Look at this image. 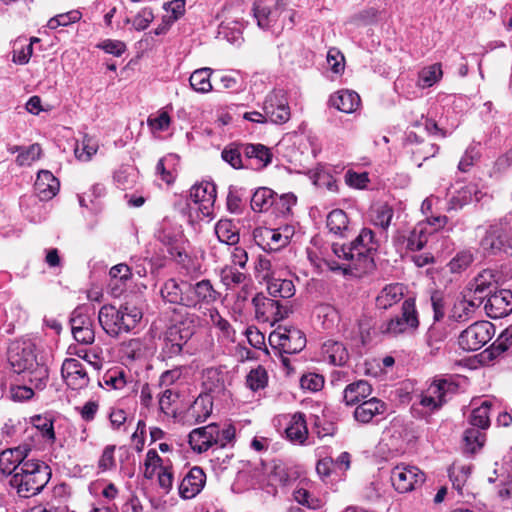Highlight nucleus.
Instances as JSON below:
<instances>
[{
	"label": "nucleus",
	"instance_id": "nucleus-1",
	"mask_svg": "<svg viewBox=\"0 0 512 512\" xmlns=\"http://www.w3.org/2000/svg\"><path fill=\"white\" fill-rule=\"evenodd\" d=\"M14 473L9 484L17 494L23 498H29L39 494L48 484L52 472L50 467L43 461L29 459Z\"/></svg>",
	"mask_w": 512,
	"mask_h": 512
},
{
	"label": "nucleus",
	"instance_id": "nucleus-2",
	"mask_svg": "<svg viewBox=\"0 0 512 512\" xmlns=\"http://www.w3.org/2000/svg\"><path fill=\"white\" fill-rule=\"evenodd\" d=\"M142 311L130 303L117 308L114 305H103L98 312V321L102 329L111 337H118L134 329L142 319Z\"/></svg>",
	"mask_w": 512,
	"mask_h": 512
},
{
	"label": "nucleus",
	"instance_id": "nucleus-3",
	"mask_svg": "<svg viewBox=\"0 0 512 512\" xmlns=\"http://www.w3.org/2000/svg\"><path fill=\"white\" fill-rule=\"evenodd\" d=\"M494 333L492 323L476 321L460 333L458 344L465 351H477L492 339Z\"/></svg>",
	"mask_w": 512,
	"mask_h": 512
},
{
	"label": "nucleus",
	"instance_id": "nucleus-4",
	"mask_svg": "<svg viewBox=\"0 0 512 512\" xmlns=\"http://www.w3.org/2000/svg\"><path fill=\"white\" fill-rule=\"evenodd\" d=\"M269 343L285 354H296L306 346V337L297 328L279 326L269 335Z\"/></svg>",
	"mask_w": 512,
	"mask_h": 512
},
{
	"label": "nucleus",
	"instance_id": "nucleus-5",
	"mask_svg": "<svg viewBox=\"0 0 512 512\" xmlns=\"http://www.w3.org/2000/svg\"><path fill=\"white\" fill-rule=\"evenodd\" d=\"M419 325L415 302L408 298L402 304L401 316L391 318L380 326V331L385 334L397 336L405 333L408 329H416Z\"/></svg>",
	"mask_w": 512,
	"mask_h": 512
},
{
	"label": "nucleus",
	"instance_id": "nucleus-6",
	"mask_svg": "<svg viewBox=\"0 0 512 512\" xmlns=\"http://www.w3.org/2000/svg\"><path fill=\"white\" fill-rule=\"evenodd\" d=\"M252 303L255 308L256 317L266 322H278L288 317L291 312L287 302L283 303L278 299L269 298L263 294H257Z\"/></svg>",
	"mask_w": 512,
	"mask_h": 512
},
{
	"label": "nucleus",
	"instance_id": "nucleus-7",
	"mask_svg": "<svg viewBox=\"0 0 512 512\" xmlns=\"http://www.w3.org/2000/svg\"><path fill=\"white\" fill-rule=\"evenodd\" d=\"M480 247L488 255L508 252L512 249V229L502 225L490 226L480 241Z\"/></svg>",
	"mask_w": 512,
	"mask_h": 512
},
{
	"label": "nucleus",
	"instance_id": "nucleus-8",
	"mask_svg": "<svg viewBox=\"0 0 512 512\" xmlns=\"http://www.w3.org/2000/svg\"><path fill=\"white\" fill-rule=\"evenodd\" d=\"M71 331L74 339L83 345H90L95 340L93 321L85 305L77 306L70 316Z\"/></svg>",
	"mask_w": 512,
	"mask_h": 512
},
{
	"label": "nucleus",
	"instance_id": "nucleus-9",
	"mask_svg": "<svg viewBox=\"0 0 512 512\" xmlns=\"http://www.w3.org/2000/svg\"><path fill=\"white\" fill-rule=\"evenodd\" d=\"M391 483L399 493H407L421 485L425 475L416 466L400 464L391 471Z\"/></svg>",
	"mask_w": 512,
	"mask_h": 512
},
{
	"label": "nucleus",
	"instance_id": "nucleus-10",
	"mask_svg": "<svg viewBox=\"0 0 512 512\" xmlns=\"http://www.w3.org/2000/svg\"><path fill=\"white\" fill-rule=\"evenodd\" d=\"M457 385L447 379L436 380L420 396V405L434 411L442 407L447 396L455 393Z\"/></svg>",
	"mask_w": 512,
	"mask_h": 512
},
{
	"label": "nucleus",
	"instance_id": "nucleus-11",
	"mask_svg": "<svg viewBox=\"0 0 512 512\" xmlns=\"http://www.w3.org/2000/svg\"><path fill=\"white\" fill-rule=\"evenodd\" d=\"M263 111L274 124L286 123L291 116L287 98L282 90L272 91L266 96Z\"/></svg>",
	"mask_w": 512,
	"mask_h": 512
},
{
	"label": "nucleus",
	"instance_id": "nucleus-12",
	"mask_svg": "<svg viewBox=\"0 0 512 512\" xmlns=\"http://www.w3.org/2000/svg\"><path fill=\"white\" fill-rule=\"evenodd\" d=\"M202 385L203 393H209L212 398H225L230 395L228 390V385H230L229 373L220 368H207L203 372Z\"/></svg>",
	"mask_w": 512,
	"mask_h": 512
},
{
	"label": "nucleus",
	"instance_id": "nucleus-13",
	"mask_svg": "<svg viewBox=\"0 0 512 512\" xmlns=\"http://www.w3.org/2000/svg\"><path fill=\"white\" fill-rule=\"evenodd\" d=\"M190 336L191 333L188 330H181L177 326L168 328L165 332L161 348L162 359L167 360L180 356Z\"/></svg>",
	"mask_w": 512,
	"mask_h": 512
},
{
	"label": "nucleus",
	"instance_id": "nucleus-14",
	"mask_svg": "<svg viewBox=\"0 0 512 512\" xmlns=\"http://www.w3.org/2000/svg\"><path fill=\"white\" fill-rule=\"evenodd\" d=\"M496 284L497 272L492 269H485L473 279L465 293L468 297H472L482 304L486 297L496 289Z\"/></svg>",
	"mask_w": 512,
	"mask_h": 512
},
{
	"label": "nucleus",
	"instance_id": "nucleus-15",
	"mask_svg": "<svg viewBox=\"0 0 512 512\" xmlns=\"http://www.w3.org/2000/svg\"><path fill=\"white\" fill-rule=\"evenodd\" d=\"M490 318L499 319L512 312V292L507 289L494 291L488 297L484 305Z\"/></svg>",
	"mask_w": 512,
	"mask_h": 512
},
{
	"label": "nucleus",
	"instance_id": "nucleus-16",
	"mask_svg": "<svg viewBox=\"0 0 512 512\" xmlns=\"http://www.w3.org/2000/svg\"><path fill=\"white\" fill-rule=\"evenodd\" d=\"M189 281L168 279L161 287L160 294L166 303L189 308Z\"/></svg>",
	"mask_w": 512,
	"mask_h": 512
},
{
	"label": "nucleus",
	"instance_id": "nucleus-17",
	"mask_svg": "<svg viewBox=\"0 0 512 512\" xmlns=\"http://www.w3.org/2000/svg\"><path fill=\"white\" fill-rule=\"evenodd\" d=\"M61 374L66 384L74 390L85 388L89 384L87 371L77 359H65L61 367Z\"/></svg>",
	"mask_w": 512,
	"mask_h": 512
},
{
	"label": "nucleus",
	"instance_id": "nucleus-18",
	"mask_svg": "<svg viewBox=\"0 0 512 512\" xmlns=\"http://www.w3.org/2000/svg\"><path fill=\"white\" fill-rule=\"evenodd\" d=\"M8 360L12 369L17 374H23L32 366H35L36 355L30 345L14 344L8 352Z\"/></svg>",
	"mask_w": 512,
	"mask_h": 512
},
{
	"label": "nucleus",
	"instance_id": "nucleus-19",
	"mask_svg": "<svg viewBox=\"0 0 512 512\" xmlns=\"http://www.w3.org/2000/svg\"><path fill=\"white\" fill-rule=\"evenodd\" d=\"M189 196L195 204L199 205V210L204 216L212 213L216 201V187L213 183L203 182L192 186Z\"/></svg>",
	"mask_w": 512,
	"mask_h": 512
},
{
	"label": "nucleus",
	"instance_id": "nucleus-20",
	"mask_svg": "<svg viewBox=\"0 0 512 512\" xmlns=\"http://www.w3.org/2000/svg\"><path fill=\"white\" fill-rule=\"evenodd\" d=\"M206 483V474L199 466L192 467L179 484V494L183 499L197 496Z\"/></svg>",
	"mask_w": 512,
	"mask_h": 512
},
{
	"label": "nucleus",
	"instance_id": "nucleus-21",
	"mask_svg": "<svg viewBox=\"0 0 512 512\" xmlns=\"http://www.w3.org/2000/svg\"><path fill=\"white\" fill-rule=\"evenodd\" d=\"M30 448L28 446H18L15 448L6 449L0 454V471L6 475H13L17 473L19 467L27 459Z\"/></svg>",
	"mask_w": 512,
	"mask_h": 512
},
{
	"label": "nucleus",
	"instance_id": "nucleus-22",
	"mask_svg": "<svg viewBox=\"0 0 512 512\" xmlns=\"http://www.w3.org/2000/svg\"><path fill=\"white\" fill-rule=\"evenodd\" d=\"M428 241V232L424 224L416 225L409 232H397L394 237L396 245H401L407 250L418 251L421 250Z\"/></svg>",
	"mask_w": 512,
	"mask_h": 512
},
{
	"label": "nucleus",
	"instance_id": "nucleus-23",
	"mask_svg": "<svg viewBox=\"0 0 512 512\" xmlns=\"http://www.w3.org/2000/svg\"><path fill=\"white\" fill-rule=\"evenodd\" d=\"M213 437H217L215 423L192 430L189 434V444L193 451L203 453L214 445Z\"/></svg>",
	"mask_w": 512,
	"mask_h": 512
},
{
	"label": "nucleus",
	"instance_id": "nucleus-24",
	"mask_svg": "<svg viewBox=\"0 0 512 512\" xmlns=\"http://www.w3.org/2000/svg\"><path fill=\"white\" fill-rule=\"evenodd\" d=\"M387 405L382 400L372 397L359 403L353 413L354 419L362 424L370 423L376 416L383 415Z\"/></svg>",
	"mask_w": 512,
	"mask_h": 512
},
{
	"label": "nucleus",
	"instance_id": "nucleus-25",
	"mask_svg": "<svg viewBox=\"0 0 512 512\" xmlns=\"http://www.w3.org/2000/svg\"><path fill=\"white\" fill-rule=\"evenodd\" d=\"M483 195L476 184L469 183L455 191L448 201L447 209L457 211L473 200L479 202Z\"/></svg>",
	"mask_w": 512,
	"mask_h": 512
},
{
	"label": "nucleus",
	"instance_id": "nucleus-26",
	"mask_svg": "<svg viewBox=\"0 0 512 512\" xmlns=\"http://www.w3.org/2000/svg\"><path fill=\"white\" fill-rule=\"evenodd\" d=\"M357 262L366 258L369 253L378 249V242L374 232L369 228H363L359 235L350 243Z\"/></svg>",
	"mask_w": 512,
	"mask_h": 512
},
{
	"label": "nucleus",
	"instance_id": "nucleus-27",
	"mask_svg": "<svg viewBox=\"0 0 512 512\" xmlns=\"http://www.w3.org/2000/svg\"><path fill=\"white\" fill-rule=\"evenodd\" d=\"M277 228L257 227L253 230L255 243L264 251L274 252L284 248Z\"/></svg>",
	"mask_w": 512,
	"mask_h": 512
},
{
	"label": "nucleus",
	"instance_id": "nucleus-28",
	"mask_svg": "<svg viewBox=\"0 0 512 512\" xmlns=\"http://www.w3.org/2000/svg\"><path fill=\"white\" fill-rule=\"evenodd\" d=\"M35 191L41 200L52 199L59 191V180L48 170H41L37 174L34 184Z\"/></svg>",
	"mask_w": 512,
	"mask_h": 512
},
{
	"label": "nucleus",
	"instance_id": "nucleus-29",
	"mask_svg": "<svg viewBox=\"0 0 512 512\" xmlns=\"http://www.w3.org/2000/svg\"><path fill=\"white\" fill-rule=\"evenodd\" d=\"M480 306L479 301L468 297L467 294L464 293L463 298L454 303L449 318L458 323L466 322L474 317L476 310Z\"/></svg>",
	"mask_w": 512,
	"mask_h": 512
},
{
	"label": "nucleus",
	"instance_id": "nucleus-30",
	"mask_svg": "<svg viewBox=\"0 0 512 512\" xmlns=\"http://www.w3.org/2000/svg\"><path fill=\"white\" fill-rule=\"evenodd\" d=\"M279 3L273 10L268 0H257L253 4L252 12L257 25L261 29H268L275 22L276 17L279 16Z\"/></svg>",
	"mask_w": 512,
	"mask_h": 512
},
{
	"label": "nucleus",
	"instance_id": "nucleus-31",
	"mask_svg": "<svg viewBox=\"0 0 512 512\" xmlns=\"http://www.w3.org/2000/svg\"><path fill=\"white\" fill-rule=\"evenodd\" d=\"M321 354L323 361L334 366H343L349 358L348 351L344 344L334 340H328L323 343Z\"/></svg>",
	"mask_w": 512,
	"mask_h": 512
},
{
	"label": "nucleus",
	"instance_id": "nucleus-32",
	"mask_svg": "<svg viewBox=\"0 0 512 512\" xmlns=\"http://www.w3.org/2000/svg\"><path fill=\"white\" fill-rule=\"evenodd\" d=\"M405 287L400 283L386 285L376 297L375 303L378 309L387 310L400 302L404 297Z\"/></svg>",
	"mask_w": 512,
	"mask_h": 512
},
{
	"label": "nucleus",
	"instance_id": "nucleus-33",
	"mask_svg": "<svg viewBox=\"0 0 512 512\" xmlns=\"http://www.w3.org/2000/svg\"><path fill=\"white\" fill-rule=\"evenodd\" d=\"M360 103V96L352 90H340L330 97L331 106L344 113L355 112Z\"/></svg>",
	"mask_w": 512,
	"mask_h": 512
},
{
	"label": "nucleus",
	"instance_id": "nucleus-34",
	"mask_svg": "<svg viewBox=\"0 0 512 512\" xmlns=\"http://www.w3.org/2000/svg\"><path fill=\"white\" fill-rule=\"evenodd\" d=\"M213 399L209 393H201L189 407L188 417L198 423L204 422L212 412Z\"/></svg>",
	"mask_w": 512,
	"mask_h": 512
},
{
	"label": "nucleus",
	"instance_id": "nucleus-35",
	"mask_svg": "<svg viewBox=\"0 0 512 512\" xmlns=\"http://www.w3.org/2000/svg\"><path fill=\"white\" fill-rule=\"evenodd\" d=\"M286 437L293 443L303 444L308 437V428L305 415L297 412L291 416L290 422L285 429Z\"/></svg>",
	"mask_w": 512,
	"mask_h": 512
},
{
	"label": "nucleus",
	"instance_id": "nucleus-36",
	"mask_svg": "<svg viewBox=\"0 0 512 512\" xmlns=\"http://www.w3.org/2000/svg\"><path fill=\"white\" fill-rule=\"evenodd\" d=\"M372 387L366 380H358L347 385L343 391V400L346 405H356L370 396Z\"/></svg>",
	"mask_w": 512,
	"mask_h": 512
},
{
	"label": "nucleus",
	"instance_id": "nucleus-37",
	"mask_svg": "<svg viewBox=\"0 0 512 512\" xmlns=\"http://www.w3.org/2000/svg\"><path fill=\"white\" fill-rule=\"evenodd\" d=\"M277 194L267 187L258 188L251 197V208L255 212H267L275 203Z\"/></svg>",
	"mask_w": 512,
	"mask_h": 512
},
{
	"label": "nucleus",
	"instance_id": "nucleus-38",
	"mask_svg": "<svg viewBox=\"0 0 512 512\" xmlns=\"http://www.w3.org/2000/svg\"><path fill=\"white\" fill-rule=\"evenodd\" d=\"M394 216L393 208L387 203H377L371 208L370 218L373 225L387 231Z\"/></svg>",
	"mask_w": 512,
	"mask_h": 512
},
{
	"label": "nucleus",
	"instance_id": "nucleus-39",
	"mask_svg": "<svg viewBox=\"0 0 512 512\" xmlns=\"http://www.w3.org/2000/svg\"><path fill=\"white\" fill-rule=\"evenodd\" d=\"M268 294L276 299H289L295 294V287L291 280L274 277L267 283Z\"/></svg>",
	"mask_w": 512,
	"mask_h": 512
},
{
	"label": "nucleus",
	"instance_id": "nucleus-40",
	"mask_svg": "<svg viewBox=\"0 0 512 512\" xmlns=\"http://www.w3.org/2000/svg\"><path fill=\"white\" fill-rule=\"evenodd\" d=\"M48 378V368L38 362H36L35 366H32L31 369L23 373V379L37 390H43L46 387Z\"/></svg>",
	"mask_w": 512,
	"mask_h": 512
},
{
	"label": "nucleus",
	"instance_id": "nucleus-41",
	"mask_svg": "<svg viewBox=\"0 0 512 512\" xmlns=\"http://www.w3.org/2000/svg\"><path fill=\"white\" fill-rule=\"evenodd\" d=\"M218 240L227 245H235L239 241V233L231 220L222 219L215 225Z\"/></svg>",
	"mask_w": 512,
	"mask_h": 512
},
{
	"label": "nucleus",
	"instance_id": "nucleus-42",
	"mask_svg": "<svg viewBox=\"0 0 512 512\" xmlns=\"http://www.w3.org/2000/svg\"><path fill=\"white\" fill-rule=\"evenodd\" d=\"M243 154L248 159H255L258 168L266 167L272 160L270 149L262 144H245Z\"/></svg>",
	"mask_w": 512,
	"mask_h": 512
},
{
	"label": "nucleus",
	"instance_id": "nucleus-43",
	"mask_svg": "<svg viewBox=\"0 0 512 512\" xmlns=\"http://www.w3.org/2000/svg\"><path fill=\"white\" fill-rule=\"evenodd\" d=\"M446 337V327L443 324L434 321V323L429 327L425 335V342L427 346L430 348V352L432 354L440 350L441 344L444 342Z\"/></svg>",
	"mask_w": 512,
	"mask_h": 512
},
{
	"label": "nucleus",
	"instance_id": "nucleus-44",
	"mask_svg": "<svg viewBox=\"0 0 512 512\" xmlns=\"http://www.w3.org/2000/svg\"><path fill=\"white\" fill-rule=\"evenodd\" d=\"M492 403L488 400H485L481 403L479 407H476L472 410L469 416V423L472 428H477L481 430H486L490 426V408Z\"/></svg>",
	"mask_w": 512,
	"mask_h": 512
},
{
	"label": "nucleus",
	"instance_id": "nucleus-45",
	"mask_svg": "<svg viewBox=\"0 0 512 512\" xmlns=\"http://www.w3.org/2000/svg\"><path fill=\"white\" fill-rule=\"evenodd\" d=\"M463 441L464 452L474 454L483 447L486 441V434L484 430L470 427L465 430Z\"/></svg>",
	"mask_w": 512,
	"mask_h": 512
},
{
	"label": "nucleus",
	"instance_id": "nucleus-46",
	"mask_svg": "<svg viewBox=\"0 0 512 512\" xmlns=\"http://www.w3.org/2000/svg\"><path fill=\"white\" fill-rule=\"evenodd\" d=\"M212 72L211 68L195 70L189 78L191 88L198 93L210 92L213 88L210 81Z\"/></svg>",
	"mask_w": 512,
	"mask_h": 512
},
{
	"label": "nucleus",
	"instance_id": "nucleus-47",
	"mask_svg": "<svg viewBox=\"0 0 512 512\" xmlns=\"http://www.w3.org/2000/svg\"><path fill=\"white\" fill-rule=\"evenodd\" d=\"M348 224V216L341 209H334L327 216V228L335 235L345 236V232L348 230Z\"/></svg>",
	"mask_w": 512,
	"mask_h": 512
},
{
	"label": "nucleus",
	"instance_id": "nucleus-48",
	"mask_svg": "<svg viewBox=\"0 0 512 512\" xmlns=\"http://www.w3.org/2000/svg\"><path fill=\"white\" fill-rule=\"evenodd\" d=\"M98 147V142L95 138L84 135L81 142L76 144L74 153L79 160L89 161L96 154Z\"/></svg>",
	"mask_w": 512,
	"mask_h": 512
},
{
	"label": "nucleus",
	"instance_id": "nucleus-49",
	"mask_svg": "<svg viewBox=\"0 0 512 512\" xmlns=\"http://www.w3.org/2000/svg\"><path fill=\"white\" fill-rule=\"evenodd\" d=\"M474 253L471 249L459 251L448 263L451 273H461L465 271L474 261Z\"/></svg>",
	"mask_w": 512,
	"mask_h": 512
},
{
	"label": "nucleus",
	"instance_id": "nucleus-50",
	"mask_svg": "<svg viewBox=\"0 0 512 512\" xmlns=\"http://www.w3.org/2000/svg\"><path fill=\"white\" fill-rule=\"evenodd\" d=\"M442 77L441 65L436 63L431 66L423 68L418 77L417 85L421 88H428L433 86Z\"/></svg>",
	"mask_w": 512,
	"mask_h": 512
},
{
	"label": "nucleus",
	"instance_id": "nucleus-51",
	"mask_svg": "<svg viewBox=\"0 0 512 512\" xmlns=\"http://www.w3.org/2000/svg\"><path fill=\"white\" fill-rule=\"evenodd\" d=\"M245 144L230 143L222 151V159L235 169L243 168L242 153Z\"/></svg>",
	"mask_w": 512,
	"mask_h": 512
},
{
	"label": "nucleus",
	"instance_id": "nucleus-52",
	"mask_svg": "<svg viewBox=\"0 0 512 512\" xmlns=\"http://www.w3.org/2000/svg\"><path fill=\"white\" fill-rule=\"evenodd\" d=\"M99 385L120 390L126 385L125 372L119 368L110 369L103 375Z\"/></svg>",
	"mask_w": 512,
	"mask_h": 512
},
{
	"label": "nucleus",
	"instance_id": "nucleus-53",
	"mask_svg": "<svg viewBox=\"0 0 512 512\" xmlns=\"http://www.w3.org/2000/svg\"><path fill=\"white\" fill-rule=\"evenodd\" d=\"M197 290L200 307L202 304L209 305L211 303H214L220 297V293L216 289H214L212 283L208 279L198 281Z\"/></svg>",
	"mask_w": 512,
	"mask_h": 512
},
{
	"label": "nucleus",
	"instance_id": "nucleus-54",
	"mask_svg": "<svg viewBox=\"0 0 512 512\" xmlns=\"http://www.w3.org/2000/svg\"><path fill=\"white\" fill-rule=\"evenodd\" d=\"M268 383V375L262 366L252 369L246 376V385L249 389L256 392L264 389Z\"/></svg>",
	"mask_w": 512,
	"mask_h": 512
},
{
	"label": "nucleus",
	"instance_id": "nucleus-55",
	"mask_svg": "<svg viewBox=\"0 0 512 512\" xmlns=\"http://www.w3.org/2000/svg\"><path fill=\"white\" fill-rule=\"evenodd\" d=\"M255 276L258 280L268 282L275 277V269L269 258L259 255L254 266Z\"/></svg>",
	"mask_w": 512,
	"mask_h": 512
},
{
	"label": "nucleus",
	"instance_id": "nucleus-56",
	"mask_svg": "<svg viewBox=\"0 0 512 512\" xmlns=\"http://www.w3.org/2000/svg\"><path fill=\"white\" fill-rule=\"evenodd\" d=\"M316 314L322 319L324 329H332L339 321L338 311L331 305L321 304L316 308Z\"/></svg>",
	"mask_w": 512,
	"mask_h": 512
},
{
	"label": "nucleus",
	"instance_id": "nucleus-57",
	"mask_svg": "<svg viewBox=\"0 0 512 512\" xmlns=\"http://www.w3.org/2000/svg\"><path fill=\"white\" fill-rule=\"evenodd\" d=\"M33 426L41 432L43 438L53 442L55 440V432L53 422L50 418L36 415L31 418Z\"/></svg>",
	"mask_w": 512,
	"mask_h": 512
},
{
	"label": "nucleus",
	"instance_id": "nucleus-58",
	"mask_svg": "<svg viewBox=\"0 0 512 512\" xmlns=\"http://www.w3.org/2000/svg\"><path fill=\"white\" fill-rule=\"evenodd\" d=\"M510 348H512V328L509 326L491 345V355L497 357Z\"/></svg>",
	"mask_w": 512,
	"mask_h": 512
},
{
	"label": "nucleus",
	"instance_id": "nucleus-59",
	"mask_svg": "<svg viewBox=\"0 0 512 512\" xmlns=\"http://www.w3.org/2000/svg\"><path fill=\"white\" fill-rule=\"evenodd\" d=\"M221 281L227 287L231 288L242 284L246 280V275L234 267L227 266L221 270Z\"/></svg>",
	"mask_w": 512,
	"mask_h": 512
},
{
	"label": "nucleus",
	"instance_id": "nucleus-60",
	"mask_svg": "<svg viewBox=\"0 0 512 512\" xmlns=\"http://www.w3.org/2000/svg\"><path fill=\"white\" fill-rule=\"evenodd\" d=\"M293 498L298 504L309 509L316 510L322 507L321 500L312 496L309 491L303 488L296 489L293 492Z\"/></svg>",
	"mask_w": 512,
	"mask_h": 512
},
{
	"label": "nucleus",
	"instance_id": "nucleus-61",
	"mask_svg": "<svg viewBox=\"0 0 512 512\" xmlns=\"http://www.w3.org/2000/svg\"><path fill=\"white\" fill-rule=\"evenodd\" d=\"M81 18V13L77 10H72L67 13L58 14L55 17L51 18L47 26L50 29H56L60 26H68L72 23L79 21Z\"/></svg>",
	"mask_w": 512,
	"mask_h": 512
},
{
	"label": "nucleus",
	"instance_id": "nucleus-62",
	"mask_svg": "<svg viewBox=\"0 0 512 512\" xmlns=\"http://www.w3.org/2000/svg\"><path fill=\"white\" fill-rule=\"evenodd\" d=\"M42 149L39 144H32L27 149L21 151L16 157V163L19 166H29L41 156Z\"/></svg>",
	"mask_w": 512,
	"mask_h": 512
},
{
	"label": "nucleus",
	"instance_id": "nucleus-63",
	"mask_svg": "<svg viewBox=\"0 0 512 512\" xmlns=\"http://www.w3.org/2000/svg\"><path fill=\"white\" fill-rule=\"evenodd\" d=\"M214 438V445H218L220 448H224L226 445L231 443L235 438V427L232 425H226L224 428H220L217 424V437Z\"/></svg>",
	"mask_w": 512,
	"mask_h": 512
},
{
	"label": "nucleus",
	"instance_id": "nucleus-64",
	"mask_svg": "<svg viewBox=\"0 0 512 512\" xmlns=\"http://www.w3.org/2000/svg\"><path fill=\"white\" fill-rule=\"evenodd\" d=\"M154 19V14L151 8L145 7L141 9L133 19V26L136 30H145Z\"/></svg>",
	"mask_w": 512,
	"mask_h": 512
}]
</instances>
